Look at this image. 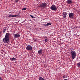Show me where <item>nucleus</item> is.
<instances>
[{
	"mask_svg": "<svg viewBox=\"0 0 80 80\" xmlns=\"http://www.w3.org/2000/svg\"><path fill=\"white\" fill-rule=\"evenodd\" d=\"M64 80H67V79H64Z\"/></svg>",
	"mask_w": 80,
	"mask_h": 80,
	"instance_id": "obj_27",
	"label": "nucleus"
},
{
	"mask_svg": "<svg viewBox=\"0 0 80 80\" xmlns=\"http://www.w3.org/2000/svg\"><path fill=\"white\" fill-rule=\"evenodd\" d=\"M16 58H15L14 57L12 58H10V60H11V61H15V60H16Z\"/></svg>",
	"mask_w": 80,
	"mask_h": 80,
	"instance_id": "obj_11",
	"label": "nucleus"
},
{
	"mask_svg": "<svg viewBox=\"0 0 80 80\" xmlns=\"http://www.w3.org/2000/svg\"><path fill=\"white\" fill-rule=\"evenodd\" d=\"M78 66L79 67H80V62H78Z\"/></svg>",
	"mask_w": 80,
	"mask_h": 80,
	"instance_id": "obj_19",
	"label": "nucleus"
},
{
	"mask_svg": "<svg viewBox=\"0 0 80 80\" xmlns=\"http://www.w3.org/2000/svg\"><path fill=\"white\" fill-rule=\"evenodd\" d=\"M38 53L40 55H41L42 54V49H40L38 51Z\"/></svg>",
	"mask_w": 80,
	"mask_h": 80,
	"instance_id": "obj_9",
	"label": "nucleus"
},
{
	"mask_svg": "<svg viewBox=\"0 0 80 80\" xmlns=\"http://www.w3.org/2000/svg\"><path fill=\"white\" fill-rule=\"evenodd\" d=\"M26 48L27 50H30V51L32 50V47L30 45L27 46Z\"/></svg>",
	"mask_w": 80,
	"mask_h": 80,
	"instance_id": "obj_4",
	"label": "nucleus"
},
{
	"mask_svg": "<svg viewBox=\"0 0 80 80\" xmlns=\"http://www.w3.org/2000/svg\"><path fill=\"white\" fill-rule=\"evenodd\" d=\"M16 62H15V63H16Z\"/></svg>",
	"mask_w": 80,
	"mask_h": 80,
	"instance_id": "obj_28",
	"label": "nucleus"
},
{
	"mask_svg": "<svg viewBox=\"0 0 80 80\" xmlns=\"http://www.w3.org/2000/svg\"><path fill=\"white\" fill-rule=\"evenodd\" d=\"M43 26H45V27H47V24H43Z\"/></svg>",
	"mask_w": 80,
	"mask_h": 80,
	"instance_id": "obj_23",
	"label": "nucleus"
},
{
	"mask_svg": "<svg viewBox=\"0 0 80 80\" xmlns=\"http://www.w3.org/2000/svg\"><path fill=\"white\" fill-rule=\"evenodd\" d=\"M52 25V23L51 22H49V23H47V25L48 26V25Z\"/></svg>",
	"mask_w": 80,
	"mask_h": 80,
	"instance_id": "obj_17",
	"label": "nucleus"
},
{
	"mask_svg": "<svg viewBox=\"0 0 80 80\" xmlns=\"http://www.w3.org/2000/svg\"><path fill=\"white\" fill-rule=\"evenodd\" d=\"M66 3L68 4H71V3H73V1L72 0H68L66 1Z\"/></svg>",
	"mask_w": 80,
	"mask_h": 80,
	"instance_id": "obj_8",
	"label": "nucleus"
},
{
	"mask_svg": "<svg viewBox=\"0 0 80 80\" xmlns=\"http://www.w3.org/2000/svg\"><path fill=\"white\" fill-rule=\"evenodd\" d=\"M4 28V29L3 30V33H5V31L7 30V27Z\"/></svg>",
	"mask_w": 80,
	"mask_h": 80,
	"instance_id": "obj_12",
	"label": "nucleus"
},
{
	"mask_svg": "<svg viewBox=\"0 0 80 80\" xmlns=\"http://www.w3.org/2000/svg\"><path fill=\"white\" fill-rule=\"evenodd\" d=\"M45 42H48V40L47 39H45Z\"/></svg>",
	"mask_w": 80,
	"mask_h": 80,
	"instance_id": "obj_22",
	"label": "nucleus"
},
{
	"mask_svg": "<svg viewBox=\"0 0 80 80\" xmlns=\"http://www.w3.org/2000/svg\"><path fill=\"white\" fill-rule=\"evenodd\" d=\"M2 42L5 43L9 42V33H7L6 34L5 38L2 40Z\"/></svg>",
	"mask_w": 80,
	"mask_h": 80,
	"instance_id": "obj_1",
	"label": "nucleus"
},
{
	"mask_svg": "<svg viewBox=\"0 0 80 80\" xmlns=\"http://www.w3.org/2000/svg\"><path fill=\"white\" fill-rule=\"evenodd\" d=\"M2 80V77H0V80Z\"/></svg>",
	"mask_w": 80,
	"mask_h": 80,
	"instance_id": "obj_24",
	"label": "nucleus"
},
{
	"mask_svg": "<svg viewBox=\"0 0 80 80\" xmlns=\"http://www.w3.org/2000/svg\"><path fill=\"white\" fill-rule=\"evenodd\" d=\"M37 39L36 38H33V42H37Z\"/></svg>",
	"mask_w": 80,
	"mask_h": 80,
	"instance_id": "obj_15",
	"label": "nucleus"
},
{
	"mask_svg": "<svg viewBox=\"0 0 80 80\" xmlns=\"http://www.w3.org/2000/svg\"><path fill=\"white\" fill-rule=\"evenodd\" d=\"M63 16L64 18H65L67 17V13L65 12H64L63 14Z\"/></svg>",
	"mask_w": 80,
	"mask_h": 80,
	"instance_id": "obj_10",
	"label": "nucleus"
},
{
	"mask_svg": "<svg viewBox=\"0 0 80 80\" xmlns=\"http://www.w3.org/2000/svg\"><path fill=\"white\" fill-rule=\"evenodd\" d=\"M18 0H16V2H18Z\"/></svg>",
	"mask_w": 80,
	"mask_h": 80,
	"instance_id": "obj_25",
	"label": "nucleus"
},
{
	"mask_svg": "<svg viewBox=\"0 0 80 80\" xmlns=\"http://www.w3.org/2000/svg\"><path fill=\"white\" fill-rule=\"evenodd\" d=\"M47 4L46 3H43V4H42L39 7H42V8H46V7H47Z\"/></svg>",
	"mask_w": 80,
	"mask_h": 80,
	"instance_id": "obj_5",
	"label": "nucleus"
},
{
	"mask_svg": "<svg viewBox=\"0 0 80 80\" xmlns=\"http://www.w3.org/2000/svg\"><path fill=\"white\" fill-rule=\"evenodd\" d=\"M72 58L74 59L76 57V52L75 51H71Z\"/></svg>",
	"mask_w": 80,
	"mask_h": 80,
	"instance_id": "obj_2",
	"label": "nucleus"
},
{
	"mask_svg": "<svg viewBox=\"0 0 80 80\" xmlns=\"http://www.w3.org/2000/svg\"><path fill=\"white\" fill-rule=\"evenodd\" d=\"M74 15V13H70L69 14V18H73V16Z\"/></svg>",
	"mask_w": 80,
	"mask_h": 80,
	"instance_id": "obj_7",
	"label": "nucleus"
},
{
	"mask_svg": "<svg viewBox=\"0 0 80 80\" xmlns=\"http://www.w3.org/2000/svg\"><path fill=\"white\" fill-rule=\"evenodd\" d=\"M9 34H10V33Z\"/></svg>",
	"mask_w": 80,
	"mask_h": 80,
	"instance_id": "obj_29",
	"label": "nucleus"
},
{
	"mask_svg": "<svg viewBox=\"0 0 80 80\" xmlns=\"http://www.w3.org/2000/svg\"><path fill=\"white\" fill-rule=\"evenodd\" d=\"M29 16H30V17H31V18H36V17H34L32 15H29Z\"/></svg>",
	"mask_w": 80,
	"mask_h": 80,
	"instance_id": "obj_16",
	"label": "nucleus"
},
{
	"mask_svg": "<svg viewBox=\"0 0 80 80\" xmlns=\"http://www.w3.org/2000/svg\"><path fill=\"white\" fill-rule=\"evenodd\" d=\"M14 38H18L20 37V35L18 34V33L16 34H14Z\"/></svg>",
	"mask_w": 80,
	"mask_h": 80,
	"instance_id": "obj_6",
	"label": "nucleus"
},
{
	"mask_svg": "<svg viewBox=\"0 0 80 80\" xmlns=\"http://www.w3.org/2000/svg\"><path fill=\"white\" fill-rule=\"evenodd\" d=\"M39 80H45V79L42 78V77H40L39 78Z\"/></svg>",
	"mask_w": 80,
	"mask_h": 80,
	"instance_id": "obj_13",
	"label": "nucleus"
},
{
	"mask_svg": "<svg viewBox=\"0 0 80 80\" xmlns=\"http://www.w3.org/2000/svg\"><path fill=\"white\" fill-rule=\"evenodd\" d=\"M50 8L51 10H54V11H56V10H57V7L55 5H52L51 7Z\"/></svg>",
	"mask_w": 80,
	"mask_h": 80,
	"instance_id": "obj_3",
	"label": "nucleus"
},
{
	"mask_svg": "<svg viewBox=\"0 0 80 80\" xmlns=\"http://www.w3.org/2000/svg\"><path fill=\"white\" fill-rule=\"evenodd\" d=\"M18 17V15H13V17Z\"/></svg>",
	"mask_w": 80,
	"mask_h": 80,
	"instance_id": "obj_20",
	"label": "nucleus"
},
{
	"mask_svg": "<svg viewBox=\"0 0 80 80\" xmlns=\"http://www.w3.org/2000/svg\"><path fill=\"white\" fill-rule=\"evenodd\" d=\"M9 18H11V17H13V15L10 14L8 16Z\"/></svg>",
	"mask_w": 80,
	"mask_h": 80,
	"instance_id": "obj_14",
	"label": "nucleus"
},
{
	"mask_svg": "<svg viewBox=\"0 0 80 80\" xmlns=\"http://www.w3.org/2000/svg\"><path fill=\"white\" fill-rule=\"evenodd\" d=\"M22 10H27V8H23Z\"/></svg>",
	"mask_w": 80,
	"mask_h": 80,
	"instance_id": "obj_18",
	"label": "nucleus"
},
{
	"mask_svg": "<svg viewBox=\"0 0 80 80\" xmlns=\"http://www.w3.org/2000/svg\"><path fill=\"white\" fill-rule=\"evenodd\" d=\"M65 78H67V77L66 76H65Z\"/></svg>",
	"mask_w": 80,
	"mask_h": 80,
	"instance_id": "obj_26",
	"label": "nucleus"
},
{
	"mask_svg": "<svg viewBox=\"0 0 80 80\" xmlns=\"http://www.w3.org/2000/svg\"><path fill=\"white\" fill-rule=\"evenodd\" d=\"M65 75H64L63 76H62V78H65Z\"/></svg>",
	"mask_w": 80,
	"mask_h": 80,
	"instance_id": "obj_21",
	"label": "nucleus"
}]
</instances>
